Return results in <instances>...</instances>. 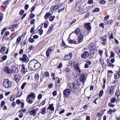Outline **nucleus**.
<instances>
[{"instance_id":"nucleus-11","label":"nucleus","mask_w":120,"mask_h":120,"mask_svg":"<svg viewBox=\"0 0 120 120\" xmlns=\"http://www.w3.org/2000/svg\"><path fill=\"white\" fill-rule=\"evenodd\" d=\"M11 71H12V73L14 72L17 73L18 72V70L17 67L14 66H12L11 67Z\"/></svg>"},{"instance_id":"nucleus-31","label":"nucleus","mask_w":120,"mask_h":120,"mask_svg":"<svg viewBox=\"0 0 120 120\" xmlns=\"http://www.w3.org/2000/svg\"><path fill=\"white\" fill-rule=\"evenodd\" d=\"M107 66H109L111 68H113L114 66V65L113 64L109 62H108L107 63Z\"/></svg>"},{"instance_id":"nucleus-10","label":"nucleus","mask_w":120,"mask_h":120,"mask_svg":"<svg viewBox=\"0 0 120 120\" xmlns=\"http://www.w3.org/2000/svg\"><path fill=\"white\" fill-rule=\"evenodd\" d=\"M89 52L87 51H85L83 54L81 55V56L82 58H87L89 55Z\"/></svg>"},{"instance_id":"nucleus-52","label":"nucleus","mask_w":120,"mask_h":120,"mask_svg":"<svg viewBox=\"0 0 120 120\" xmlns=\"http://www.w3.org/2000/svg\"><path fill=\"white\" fill-rule=\"evenodd\" d=\"M29 42H31V43H33L34 42V39L33 38H30L29 39Z\"/></svg>"},{"instance_id":"nucleus-29","label":"nucleus","mask_w":120,"mask_h":120,"mask_svg":"<svg viewBox=\"0 0 120 120\" xmlns=\"http://www.w3.org/2000/svg\"><path fill=\"white\" fill-rule=\"evenodd\" d=\"M69 41L70 43H73L75 44H76V41L75 40H70Z\"/></svg>"},{"instance_id":"nucleus-43","label":"nucleus","mask_w":120,"mask_h":120,"mask_svg":"<svg viewBox=\"0 0 120 120\" xmlns=\"http://www.w3.org/2000/svg\"><path fill=\"white\" fill-rule=\"evenodd\" d=\"M26 110L25 109H22L20 110L19 112L22 113V112L24 113L26 111Z\"/></svg>"},{"instance_id":"nucleus-39","label":"nucleus","mask_w":120,"mask_h":120,"mask_svg":"<svg viewBox=\"0 0 120 120\" xmlns=\"http://www.w3.org/2000/svg\"><path fill=\"white\" fill-rule=\"evenodd\" d=\"M62 79L61 78H59L58 79L57 82L58 83L60 84L62 82Z\"/></svg>"},{"instance_id":"nucleus-20","label":"nucleus","mask_w":120,"mask_h":120,"mask_svg":"<svg viewBox=\"0 0 120 120\" xmlns=\"http://www.w3.org/2000/svg\"><path fill=\"white\" fill-rule=\"evenodd\" d=\"M80 6L78 5H76L75 8V11L77 12H79L80 11L81 9Z\"/></svg>"},{"instance_id":"nucleus-12","label":"nucleus","mask_w":120,"mask_h":120,"mask_svg":"<svg viewBox=\"0 0 120 120\" xmlns=\"http://www.w3.org/2000/svg\"><path fill=\"white\" fill-rule=\"evenodd\" d=\"M114 87L113 86H111L108 88V90L109 93L111 94H113L114 91L113 89Z\"/></svg>"},{"instance_id":"nucleus-38","label":"nucleus","mask_w":120,"mask_h":120,"mask_svg":"<svg viewBox=\"0 0 120 120\" xmlns=\"http://www.w3.org/2000/svg\"><path fill=\"white\" fill-rule=\"evenodd\" d=\"M22 101L21 102V107L22 108H24V102L22 100Z\"/></svg>"},{"instance_id":"nucleus-28","label":"nucleus","mask_w":120,"mask_h":120,"mask_svg":"<svg viewBox=\"0 0 120 120\" xmlns=\"http://www.w3.org/2000/svg\"><path fill=\"white\" fill-rule=\"evenodd\" d=\"M5 47H2L0 50V52L1 53H4L5 51Z\"/></svg>"},{"instance_id":"nucleus-21","label":"nucleus","mask_w":120,"mask_h":120,"mask_svg":"<svg viewBox=\"0 0 120 120\" xmlns=\"http://www.w3.org/2000/svg\"><path fill=\"white\" fill-rule=\"evenodd\" d=\"M79 38H78V41L79 43L81 42L83 39V37L82 35H78Z\"/></svg>"},{"instance_id":"nucleus-57","label":"nucleus","mask_w":120,"mask_h":120,"mask_svg":"<svg viewBox=\"0 0 120 120\" xmlns=\"http://www.w3.org/2000/svg\"><path fill=\"white\" fill-rule=\"evenodd\" d=\"M108 105L109 107H114L115 106L114 105L111 104L110 103H109Z\"/></svg>"},{"instance_id":"nucleus-17","label":"nucleus","mask_w":120,"mask_h":120,"mask_svg":"<svg viewBox=\"0 0 120 120\" xmlns=\"http://www.w3.org/2000/svg\"><path fill=\"white\" fill-rule=\"evenodd\" d=\"M18 26V25L17 24H15L13 25L10 26L9 29H11V30L12 31H13L15 30V29L13 28H17Z\"/></svg>"},{"instance_id":"nucleus-9","label":"nucleus","mask_w":120,"mask_h":120,"mask_svg":"<svg viewBox=\"0 0 120 120\" xmlns=\"http://www.w3.org/2000/svg\"><path fill=\"white\" fill-rule=\"evenodd\" d=\"M19 59L20 60L23 62H26L29 60L26 54H24L22 58H20Z\"/></svg>"},{"instance_id":"nucleus-23","label":"nucleus","mask_w":120,"mask_h":120,"mask_svg":"<svg viewBox=\"0 0 120 120\" xmlns=\"http://www.w3.org/2000/svg\"><path fill=\"white\" fill-rule=\"evenodd\" d=\"M52 15L49 12L47 13L44 16V18L46 19L48 18L49 17L51 16Z\"/></svg>"},{"instance_id":"nucleus-13","label":"nucleus","mask_w":120,"mask_h":120,"mask_svg":"<svg viewBox=\"0 0 120 120\" xmlns=\"http://www.w3.org/2000/svg\"><path fill=\"white\" fill-rule=\"evenodd\" d=\"M84 26L86 29L88 30H90L91 29V26L90 24L87 23L84 25Z\"/></svg>"},{"instance_id":"nucleus-45","label":"nucleus","mask_w":120,"mask_h":120,"mask_svg":"<svg viewBox=\"0 0 120 120\" xmlns=\"http://www.w3.org/2000/svg\"><path fill=\"white\" fill-rule=\"evenodd\" d=\"M107 113L108 114H111L112 113V109H109Z\"/></svg>"},{"instance_id":"nucleus-19","label":"nucleus","mask_w":120,"mask_h":120,"mask_svg":"<svg viewBox=\"0 0 120 120\" xmlns=\"http://www.w3.org/2000/svg\"><path fill=\"white\" fill-rule=\"evenodd\" d=\"M68 86L71 89H76V87L75 85L72 83H69L68 84Z\"/></svg>"},{"instance_id":"nucleus-41","label":"nucleus","mask_w":120,"mask_h":120,"mask_svg":"<svg viewBox=\"0 0 120 120\" xmlns=\"http://www.w3.org/2000/svg\"><path fill=\"white\" fill-rule=\"evenodd\" d=\"M89 56H88V57H89L90 58H92L94 56V54L93 53H91V54H90L89 53V54L88 55Z\"/></svg>"},{"instance_id":"nucleus-64","label":"nucleus","mask_w":120,"mask_h":120,"mask_svg":"<svg viewBox=\"0 0 120 120\" xmlns=\"http://www.w3.org/2000/svg\"><path fill=\"white\" fill-rule=\"evenodd\" d=\"M20 113L19 116V117L20 118H21L23 116V114L22 113L20 112Z\"/></svg>"},{"instance_id":"nucleus-8","label":"nucleus","mask_w":120,"mask_h":120,"mask_svg":"<svg viewBox=\"0 0 120 120\" xmlns=\"http://www.w3.org/2000/svg\"><path fill=\"white\" fill-rule=\"evenodd\" d=\"M4 71L7 73H12V71H11V69L8 67H6L4 68Z\"/></svg>"},{"instance_id":"nucleus-62","label":"nucleus","mask_w":120,"mask_h":120,"mask_svg":"<svg viewBox=\"0 0 120 120\" xmlns=\"http://www.w3.org/2000/svg\"><path fill=\"white\" fill-rule=\"evenodd\" d=\"M21 94V92H19V91H18V93L17 94V97H20Z\"/></svg>"},{"instance_id":"nucleus-26","label":"nucleus","mask_w":120,"mask_h":120,"mask_svg":"<svg viewBox=\"0 0 120 120\" xmlns=\"http://www.w3.org/2000/svg\"><path fill=\"white\" fill-rule=\"evenodd\" d=\"M75 33L78 35H80V29L79 28H77L75 31Z\"/></svg>"},{"instance_id":"nucleus-36","label":"nucleus","mask_w":120,"mask_h":120,"mask_svg":"<svg viewBox=\"0 0 120 120\" xmlns=\"http://www.w3.org/2000/svg\"><path fill=\"white\" fill-rule=\"evenodd\" d=\"M27 84V83L26 82H24L23 84L22 85L21 87V88L22 89H24L26 85Z\"/></svg>"},{"instance_id":"nucleus-61","label":"nucleus","mask_w":120,"mask_h":120,"mask_svg":"<svg viewBox=\"0 0 120 120\" xmlns=\"http://www.w3.org/2000/svg\"><path fill=\"white\" fill-rule=\"evenodd\" d=\"M15 97L13 96H11L10 97V99L11 101H13L15 99Z\"/></svg>"},{"instance_id":"nucleus-60","label":"nucleus","mask_w":120,"mask_h":120,"mask_svg":"<svg viewBox=\"0 0 120 120\" xmlns=\"http://www.w3.org/2000/svg\"><path fill=\"white\" fill-rule=\"evenodd\" d=\"M57 92L55 90L52 93V94L53 96H55L57 94Z\"/></svg>"},{"instance_id":"nucleus-50","label":"nucleus","mask_w":120,"mask_h":120,"mask_svg":"<svg viewBox=\"0 0 120 120\" xmlns=\"http://www.w3.org/2000/svg\"><path fill=\"white\" fill-rule=\"evenodd\" d=\"M116 99L115 98H113L111 100V101L112 103H114L116 101Z\"/></svg>"},{"instance_id":"nucleus-46","label":"nucleus","mask_w":120,"mask_h":120,"mask_svg":"<svg viewBox=\"0 0 120 120\" xmlns=\"http://www.w3.org/2000/svg\"><path fill=\"white\" fill-rule=\"evenodd\" d=\"M24 11L23 10H21L19 13V14L20 15H22L24 13Z\"/></svg>"},{"instance_id":"nucleus-53","label":"nucleus","mask_w":120,"mask_h":120,"mask_svg":"<svg viewBox=\"0 0 120 120\" xmlns=\"http://www.w3.org/2000/svg\"><path fill=\"white\" fill-rule=\"evenodd\" d=\"M35 20L34 19H33L30 21V23L31 24H33L35 22Z\"/></svg>"},{"instance_id":"nucleus-35","label":"nucleus","mask_w":120,"mask_h":120,"mask_svg":"<svg viewBox=\"0 0 120 120\" xmlns=\"http://www.w3.org/2000/svg\"><path fill=\"white\" fill-rule=\"evenodd\" d=\"M55 17L54 15L50 17L49 19V21L50 22L52 21Z\"/></svg>"},{"instance_id":"nucleus-3","label":"nucleus","mask_w":120,"mask_h":120,"mask_svg":"<svg viewBox=\"0 0 120 120\" xmlns=\"http://www.w3.org/2000/svg\"><path fill=\"white\" fill-rule=\"evenodd\" d=\"M3 85L5 88H9L11 86V82L8 79H5L3 81Z\"/></svg>"},{"instance_id":"nucleus-59","label":"nucleus","mask_w":120,"mask_h":120,"mask_svg":"<svg viewBox=\"0 0 120 120\" xmlns=\"http://www.w3.org/2000/svg\"><path fill=\"white\" fill-rule=\"evenodd\" d=\"M8 2L9 1L8 0L5 2H4L3 5H4L5 6H6Z\"/></svg>"},{"instance_id":"nucleus-15","label":"nucleus","mask_w":120,"mask_h":120,"mask_svg":"<svg viewBox=\"0 0 120 120\" xmlns=\"http://www.w3.org/2000/svg\"><path fill=\"white\" fill-rule=\"evenodd\" d=\"M75 70L77 71L79 73L81 72V70L78 66V63H77L75 65Z\"/></svg>"},{"instance_id":"nucleus-1","label":"nucleus","mask_w":120,"mask_h":120,"mask_svg":"<svg viewBox=\"0 0 120 120\" xmlns=\"http://www.w3.org/2000/svg\"><path fill=\"white\" fill-rule=\"evenodd\" d=\"M41 66L40 63L35 60H32L28 64L29 68L31 70H35L39 68Z\"/></svg>"},{"instance_id":"nucleus-56","label":"nucleus","mask_w":120,"mask_h":120,"mask_svg":"<svg viewBox=\"0 0 120 120\" xmlns=\"http://www.w3.org/2000/svg\"><path fill=\"white\" fill-rule=\"evenodd\" d=\"M42 95L41 94H39L38 95V98L39 99H40L42 98Z\"/></svg>"},{"instance_id":"nucleus-34","label":"nucleus","mask_w":120,"mask_h":120,"mask_svg":"<svg viewBox=\"0 0 120 120\" xmlns=\"http://www.w3.org/2000/svg\"><path fill=\"white\" fill-rule=\"evenodd\" d=\"M46 108H43L42 110L41 113L43 114H44L45 112L46 111Z\"/></svg>"},{"instance_id":"nucleus-18","label":"nucleus","mask_w":120,"mask_h":120,"mask_svg":"<svg viewBox=\"0 0 120 120\" xmlns=\"http://www.w3.org/2000/svg\"><path fill=\"white\" fill-rule=\"evenodd\" d=\"M89 48L90 50H93L95 49V46L93 43H91L89 46Z\"/></svg>"},{"instance_id":"nucleus-16","label":"nucleus","mask_w":120,"mask_h":120,"mask_svg":"<svg viewBox=\"0 0 120 120\" xmlns=\"http://www.w3.org/2000/svg\"><path fill=\"white\" fill-rule=\"evenodd\" d=\"M114 78L115 79H118L120 78V71L117 72L114 74Z\"/></svg>"},{"instance_id":"nucleus-55","label":"nucleus","mask_w":120,"mask_h":120,"mask_svg":"<svg viewBox=\"0 0 120 120\" xmlns=\"http://www.w3.org/2000/svg\"><path fill=\"white\" fill-rule=\"evenodd\" d=\"M100 4H105V1L104 0H102L100 1Z\"/></svg>"},{"instance_id":"nucleus-63","label":"nucleus","mask_w":120,"mask_h":120,"mask_svg":"<svg viewBox=\"0 0 120 120\" xmlns=\"http://www.w3.org/2000/svg\"><path fill=\"white\" fill-rule=\"evenodd\" d=\"M111 55H110V56H111L112 57H114L115 55L114 54V52H113V51L111 52Z\"/></svg>"},{"instance_id":"nucleus-5","label":"nucleus","mask_w":120,"mask_h":120,"mask_svg":"<svg viewBox=\"0 0 120 120\" xmlns=\"http://www.w3.org/2000/svg\"><path fill=\"white\" fill-rule=\"evenodd\" d=\"M86 79L85 75L84 73H82L80 75L79 79L80 82H84Z\"/></svg>"},{"instance_id":"nucleus-33","label":"nucleus","mask_w":120,"mask_h":120,"mask_svg":"<svg viewBox=\"0 0 120 120\" xmlns=\"http://www.w3.org/2000/svg\"><path fill=\"white\" fill-rule=\"evenodd\" d=\"M35 15L33 13H31L29 15V17L30 19H32L35 16Z\"/></svg>"},{"instance_id":"nucleus-25","label":"nucleus","mask_w":120,"mask_h":120,"mask_svg":"<svg viewBox=\"0 0 120 120\" xmlns=\"http://www.w3.org/2000/svg\"><path fill=\"white\" fill-rule=\"evenodd\" d=\"M21 40V37H19L17 38L16 42V44L18 45L19 43Z\"/></svg>"},{"instance_id":"nucleus-44","label":"nucleus","mask_w":120,"mask_h":120,"mask_svg":"<svg viewBox=\"0 0 120 120\" xmlns=\"http://www.w3.org/2000/svg\"><path fill=\"white\" fill-rule=\"evenodd\" d=\"M44 75L45 77H48L49 76V72L48 71H46L44 73Z\"/></svg>"},{"instance_id":"nucleus-4","label":"nucleus","mask_w":120,"mask_h":120,"mask_svg":"<svg viewBox=\"0 0 120 120\" xmlns=\"http://www.w3.org/2000/svg\"><path fill=\"white\" fill-rule=\"evenodd\" d=\"M71 92L70 89H65L63 92L64 96L66 98H68L70 95Z\"/></svg>"},{"instance_id":"nucleus-14","label":"nucleus","mask_w":120,"mask_h":120,"mask_svg":"<svg viewBox=\"0 0 120 120\" xmlns=\"http://www.w3.org/2000/svg\"><path fill=\"white\" fill-rule=\"evenodd\" d=\"M21 72L23 73H24L27 71V69L25 68L24 65L22 64V65Z\"/></svg>"},{"instance_id":"nucleus-27","label":"nucleus","mask_w":120,"mask_h":120,"mask_svg":"<svg viewBox=\"0 0 120 120\" xmlns=\"http://www.w3.org/2000/svg\"><path fill=\"white\" fill-rule=\"evenodd\" d=\"M106 37L107 36H105L102 38V41H103L102 44H103L104 45L106 43Z\"/></svg>"},{"instance_id":"nucleus-40","label":"nucleus","mask_w":120,"mask_h":120,"mask_svg":"<svg viewBox=\"0 0 120 120\" xmlns=\"http://www.w3.org/2000/svg\"><path fill=\"white\" fill-rule=\"evenodd\" d=\"M104 92L103 91L101 90L99 93V95L100 97H101L102 96Z\"/></svg>"},{"instance_id":"nucleus-51","label":"nucleus","mask_w":120,"mask_h":120,"mask_svg":"<svg viewBox=\"0 0 120 120\" xmlns=\"http://www.w3.org/2000/svg\"><path fill=\"white\" fill-rule=\"evenodd\" d=\"M112 20H109L107 21V24H110L112 22Z\"/></svg>"},{"instance_id":"nucleus-2","label":"nucleus","mask_w":120,"mask_h":120,"mask_svg":"<svg viewBox=\"0 0 120 120\" xmlns=\"http://www.w3.org/2000/svg\"><path fill=\"white\" fill-rule=\"evenodd\" d=\"M35 94L33 92H31L29 94L26 98V101L29 104H31L33 102V99L35 97Z\"/></svg>"},{"instance_id":"nucleus-54","label":"nucleus","mask_w":120,"mask_h":120,"mask_svg":"<svg viewBox=\"0 0 120 120\" xmlns=\"http://www.w3.org/2000/svg\"><path fill=\"white\" fill-rule=\"evenodd\" d=\"M5 104V102L4 101H2L1 103V107H3L4 106Z\"/></svg>"},{"instance_id":"nucleus-48","label":"nucleus","mask_w":120,"mask_h":120,"mask_svg":"<svg viewBox=\"0 0 120 120\" xmlns=\"http://www.w3.org/2000/svg\"><path fill=\"white\" fill-rule=\"evenodd\" d=\"M98 52V53H99V54L101 55V56H102L103 52V50H99Z\"/></svg>"},{"instance_id":"nucleus-7","label":"nucleus","mask_w":120,"mask_h":120,"mask_svg":"<svg viewBox=\"0 0 120 120\" xmlns=\"http://www.w3.org/2000/svg\"><path fill=\"white\" fill-rule=\"evenodd\" d=\"M28 112L30 115H33L34 116H35L36 114L35 110L34 109L33 107L32 108L29 110Z\"/></svg>"},{"instance_id":"nucleus-58","label":"nucleus","mask_w":120,"mask_h":120,"mask_svg":"<svg viewBox=\"0 0 120 120\" xmlns=\"http://www.w3.org/2000/svg\"><path fill=\"white\" fill-rule=\"evenodd\" d=\"M62 66V63H60L59 65L57 66V68H61Z\"/></svg>"},{"instance_id":"nucleus-6","label":"nucleus","mask_w":120,"mask_h":120,"mask_svg":"<svg viewBox=\"0 0 120 120\" xmlns=\"http://www.w3.org/2000/svg\"><path fill=\"white\" fill-rule=\"evenodd\" d=\"M72 56V53L70 52L67 55L65 56L64 58V60H66L70 59Z\"/></svg>"},{"instance_id":"nucleus-32","label":"nucleus","mask_w":120,"mask_h":120,"mask_svg":"<svg viewBox=\"0 0 120 120\" xmlns=\"http://www.w3.org/2000/svg\"><path fill=\"white\" fill-rule=\"evenodd\" d=\"M60 8V7L58 5H56L54 7H52V8H53L54 10H56L57 9Z\"/></svg>"},{"instance_id":"nucleus-22","label":"nucleus","mask_w":120,"mask_h":120,"mask_svg":"<svg viewBox=\"0 0 120 120\" xmlns=\"http://www.w3.org/2000/svg\"><path fill=\"white\" fill-rule=\"evenodd\" d=\"M16 82H18L20 79L19 75L18 74L15 75L14 76Z\"/></svg>"},{"instance_id":"nucleus-37","label":"nucleus","mask_w":120,"mask_h":120,"mask_svg":"<svg viewBox=\"0 0 120 120\" xmlns=\"http://www.w3.org/2000/svg\"><path fill=\"white\" fill-rule=\"evenodd\" d=\"M100 9L99 8H97L94 9L93 11V12H97L99 11Z\"/></svg>"},{"instance_id":"nucleus-49","label":"nucleus","mask_w":120,"mask_h":120,"mask_svg":"<svg viewBox=\"0 0 120 120\" xmlns=\"http://www.w3.org/2000/svg\"><path fill=\"white\" fill-rule=\"evenodd\" d=\"M7 57L6 55H4L2 57V59L3 61H4L6 60Z\"/></svg>"},{"instance_id":"nucleus-47","label":"nucleus","mask_w":120,"mask_h":120,"mask_svg":"<svg viewBox=\"0 0 120 120\" xmlns=\"http://www.w3.org/2000/svg\"><path fill=\"white\" fill-rule=\"evenodd\" d=\"M26 41H22L21 43V46H23L26 45Z\"/></svg>"},{"instance_id":"nucleus-24","label":"nucleus","mask_w":120,"mask_h":120,"mask_svg":"<svg viewBox=\"0 0 120 120\" xmlns=\"http://www.w3.org/2000/svg\"><path fill=\"white\" fill-rule=\"evenodd\" d=\"M47 109L51 110L52 111L54 110V108L53 105V104H52L49 105V106L48 107Z\"/></svg>"},{"instance_id":"nucleus-42","label":"nucleus","mask_w":120,"mask_h":120,"mask_svg":"<svg viewBox=\"0 0 120 120\" xmlns=\"http://www.w3.org/2000/svg\"><path fill=\"white\" fill-rule=\"evenodd\" d=\"M115 95L118 97L120 95V93L119 90L116 91L115 93Z\"/></svg>"},{"instance_id":"nucleus-30","label":"nucleus","mask_w":120,"mask_h":120,"mask_svg":"<svg viewBox=\"0 0 120 120\" xmlns=\"http://www.w3.org/2000/svg\"><path fill=\"white\" fill-rule=\"evenodd\" d=\"M35 79L37 80H38L39 79V76L38 73L35 74Z\"/></svg>"}]
</instances>
